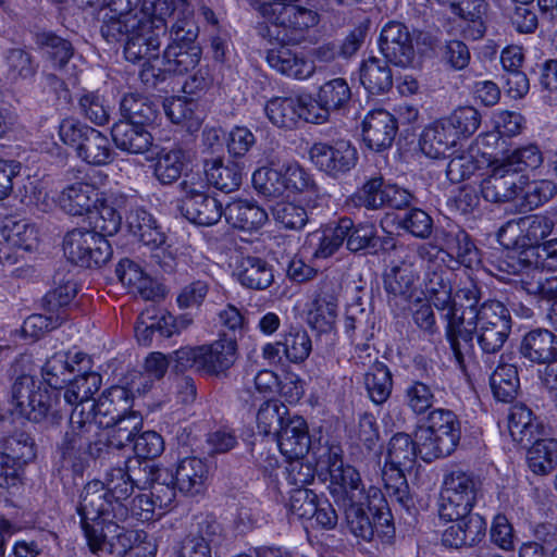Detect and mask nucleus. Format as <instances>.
Here are the masks:
<instances>
[{"instance_id": "obj_1", "label": "nucleus", "mask_w": 557, "mask_h": 557, "mask_svg": "<svg viewBox=\"0 0 557 557\" xmlns=\"http://www.w3.org/2000/svg\"><path fill=\"white\" fill-rule=\"evenodd\" d=\"M148 463L138 459H127L125 467L113 468L107 475V483L91 481L82 491L77 513L81 528L90 552L102 547L107 540L103 521H126L128 498L134 487L145 486L149 478L144 476Z\"/></svg>"}, {"instance_id": "obj_2", "label": "nucleus", "mask_w": 557, "mask_h": 557, "mask_svg": "<svg viewBox=\"0 0 557 557\" xmlns=\"http://www.w3.org/2000/svg\"><path fill=\"white\" fill-rule=\"evenodd\" d=\"M511 331V318L508 309L497 300L482 304L479 309L471 306L469 317L453 319L446 326V337L454 354L457 367L465 370V359L473 349V335L485 362L496 356L505 345Z\"/></svg>"}, {"instance_id": "obj_3", "label": "nucleus", "mask_w": 557, "mask_h": 557, "mask_svg": "<svg viewBox=\"0 0 557 557\" xmlns=\"http://www.w3.org/2000/svg\"><path fill=\"white\" fill-rule=\"evenodd\" d=\"M85 407L73 410L67 430L58 445L63 465L75 474H82L90 459L100 457L107 449L104 433L99 431L91 416H85Z\"/></svg>"}, {"instance_id": "obj_4", "label": "nucleus", "mask_w": 557, "mask_h": 557, "mask_svg": "<svg viewBox=\"0 0 557 557\" xmlns=\"http://www.w3.org/2000/svg\"><path fill=\"white\" fill-rule=\"evenodd\" d=\"M171 358L177 371L194 368L203 376L225 379L238 359V345L236 338L222 334L208 344L182 347Z\"/></svg>"}, {"instance_id": "obj_5", "label": "nucleus", "mask_w": 557, "mask_h": 557, "mask_svg": "<svg viewBox=\"0 0 557 557\" xmlns=\"http://www.w3.org/2000/svg\"><path fill=\"white\" fill-rule=\"evenodd\" d=\"M420 457L424 461L449 456L461 438V422L457 414L444 408L433 409L426 418V425L417 434Z\"/></svg>"}, {"instance_id": "obj_6", "label": "nucleus", "mask_w": 557, "mask_h": 557, "mask_svg": "<svg viewBox=\"0 0 557 557\" xmlns=\"http://www.w3.org/2000/svg\"><path fill=\"white\" fill-rule=\"evenodd\" d=\"M319 0L284 1L262 5V14L268 21L282 28V41L286 45L300 44L307 32L317 26L320 16L313 9Z\"/></svg>"}, {"instance_id": "obj_7", "label": "nucleus", "mask_w": 557, "mask_h": 557, "mask_svg": "<svg viewBox=\"0 0 557 557\" xmlns=\"http://www.w3.org/2000/svg\"><path fill=\"white\" fill-rule=\"evenodd\" d=\"M59 393L49 392L32 375H21L12 386L14 410L32 422L58 423L61 419L55 409Z\"/></svg>"}, {"instance_id": "obj_8", "label": "nucleus", "mask_w": 557, "mask_h": 557, "mask_svg": "<svg viewBox=\"0 0 557 557\" xmlns=\"http://www.w3.org/2000/svg\"><path fill=\"white\" fill-rule=\"evenodd\" d=\"M419 256L424 270V294L435 308L447 310L445 318L448 322L457 317V309L453 299V286L449 269L444 264L445 259L440 258V250L430 244H419Z\"/></svg>"}, {"instance_id": "obj_9", "label": "nucleus", "mask_w": 557, "mask_h": 557, "mask_svg": "<svg viewBox=\"0 0 557 557\" xmlns=\"http://www.w3.org/2000/svg\"><path fill=\"white\" fill-rule=\"evenodd\" d=\"M478 481L462 470H453L444 480L440 516L456 519L469 513L474 505Z\"/></svg>"}, {"instance_id": "obj_10", "label": "nucleus", "mask_w": 557, "mask_h": 557, "mask_svg": "<svg viewBox=\"0 0 557 557\" xmlns=\"http://www.w3.org/2000/svg\"><path fill=\"white\" fill-rule=\"evenodd\" d=\"M195 175H185L180 183L181 190L185 194L182 211L187 220L201 225L210 226L218 223L224 214L222 203L205 193V185Z\"/></svg>"}, {"instance_id": "obj_11", "label": "nucleus", "mask_w": 557, "mask_h": 557, "mask_svg": "<svg viewBox=\"0 0 557 557\" xmlns=\"http://www.w3.org/2000/svg\"><path fill=\"white\" fill-rule=\"evenodd\" d=\"M312 97L310 95L274 97L270 99L264 108L270 122L282 128H293L298 121L319 124L321 114H314Z\"/></svg>"}, {"instance_id": "obj_12", "label": "nucleus", "mask_w": 557, "mask_h": 557, "mask_svg": "<svg viewBox=\"0 0 557 557\" xmlns=\"http://www.w3.org/2000/svg\"><path fill=\"white\" fill-rule=\"evenodd\" d=\"M310 160L322 172L332 177L346 174L358 161L357 149L349 140L332 144L315 143L309 150Z\"/></svg>"}, {"instance_id": "obj_13", "label": "nucleus", "mask_w": 557, "mask_h": 557, "mask_svg": "<svg viewBox=\"0 0 557 557\" xmlns=\"http://www.w3.org/2000/svg\"><path fill=\"white\" fill-rule=\"evenodd\" d=\"M379 47L385 59L397 66L407 67L414 61L413 37L401 22L389 21L382 27Z\"/></svg>"}, {"instance_id": "obj_14", "label": "nucleus", "mask_w": 557, "mask_h": 557, "mask_svg": "<svg viewBox=\"0 0 557 557\" xmlns=\"http://www.w3.org/2000/svg\"><path fill=\"white\" fill-rule=\"evenodd\" d=\"M422 259L419 256V245L408 250L403 261L393 267L384 278L387 294L395 299L408 302L416 293V282L422 270Z\"/></svg>"}, {"instance_id": "obj_15", "label": "nucleus", "mask_w": 557, "mask_h": 557, "mask_svg": "<svg viewBox=\"0 0 557 557\" xmlns=\"http://www.w3.org/2000/svg\"><path fill=\"white\" fill-rule=\"evenodd\" d=\"M432 247L440 250V258L446 255L455 258L461 264L471 268L479 261V252L468 233L456 224H447L435 231Z\"/></svg>"}, {"instance_id": "obj_16", "label": "nucleus", "mask_w": 557, "mask_h": 557, "mask_svg": "<svg viewBox=\"0 0 557 557\" xmlns=\"http://www.w3.org/2000/svg\"><path fill=\"white\" fill-rule=\"evenodd\" d=\"M488 168L490 174L481 183L482 197L494 203L513 200L522 190L523 175L517 177L496 158Z\"/></svg>"}, {"instance_id": "obj_17", "label": "nucleus", "mask_w": 557, "mask_h": 557, "mask_svg": "<svg viewBox=\"0 0 557 557\" xmlns=\"http://www.w3.org/2000/svg\"><path fill=\"white\" fill-rule=\"evenodd\" d=\"M109 13L103 16L101 35L108 42L120 41L131 35L143 21L131 8V0H102Z\"/></svg>"}, {"instance_id": "obj_18", "label": "nucleus", "mask_w": 557, "mask_h": 557, "mask_svg": "<svg viewBox=\"0 0 557 557\" xmlns=\"http://www.w3.org/2000/svg\"><path fill=\"white\" fill-rule=\"evenodd\" d=\"M351 228L352 221L342 218L337 223H330L309 233L306 248L310 249L312 259H327L342 247Z\"/></svg>"}, {"instance_id": "obj_19", "label": "nucleus", "mask_w": 557, "mask_h": 557, "mask_svg": "<svg viewBox=\"0 0 557 557\" xmlns=\"http://www.w3.org/2000/svg\"><path fill=\"white\" fill-rule=\"evenodd\" d=\"M161 30L156 29L150 21H141L140 26L127 37L124 46L125 59L137 63L144 61L160 62Z\"/></svg>"}, {"instance_id": "obj_20", "label": "nucleus", "mask_w": 557, "mask_h": 557, "mask_svg": "<svg viewBox=\"0 0 557 557\" xmlns=\"http://www.w3.org/2000/svg\"><path fill=\"white\" fill-rule=\"evenodd\" d=\"M329 476V491L338 505L344 507L368 502L369 496L366 494L360 474L354 467L333 468Z\"/></svg>"}, {"instance_id": "obj_21", "label": "nucleus", "mask_w": 557, "mask_h": 557, "mask_svg": "<svg viewBox=\"0 0 557 557\" xmlns=\"http://www.w3.org/2000/svg\"><path fill=\"white\" fill-rule=\"evenodd\" d=\"M129 407L128 394L125 388L112 387L102 393L98 400L88 406L85 416H91V421L98 425L99 431L109 429L117 417Z\"/></svg>"}, {"instance_id": "obj_22", "label": "nucleus", "mask_w": 557, "mask_h": 557, "mask_svg": "<svg viewBox=\"0 0 557 557\" xmlns=\"http://www.w3.org/2000/svg\"><path fill=\"white\" fill-rule=\"evenodd\" d=\"M397 128V121L389 112L371 111L362 122L363 140L374 151L384 150L392 146Z\"/></svg>"}, {"instance_id": "obj_23", "label": "nucleus", "mask_w": 557, "mask_h": 557, "mask_svg": "<svg viewBox=\"0 0 557 557\" xmlns=\"http://www.w3.org/2000/svg\"><path fill=\"white\" fill-rule=\"evenodd\" d=\"M282 455L288 459H301L311 447L308 424L302 417L287 418L285 424L275 434Z\"/></svg>"}, {"instance_id": "obj_24", "label": "nucleus", "mask_w": 557, "mask_h": 557, "mask_svg": "<svg viewBox=\"0 0 557 557\" xmlns=\"http://www.w3.org/2000/svg\"><path fill=\"white\" fill-rule=\"evenodd\" d=\"M265 59L271 69L296 79H307L315 72L314 61L286 46L270 49Z\"/></svg>"}, {"instance_id": "obj_25", "label": "nucleus", "mask_w": 557, "mask_h": 557, "mask_svg": "<svg viewBox=\"0 0 557 557\" xmlns=\"http://www.w3.org/2000/svg\"><path fill=\"white\" fill-rule=\"evenodd\" d=\"M129 201L128 196L119 190L99 193L97 213L92 218L95 227L104 234H116L122 224V211Z\"/></svg>"}, {"instance_id": "obj_26", "label": "nucleus", "mask_w": 557, "mask_h": 557, "mask_svg": "<svg viewBox=\"0 0 557 557\" xmlns=\"http://www.w3.org/2000/svg\"><path fill=\"white\" fill-rule=\"evenodd\" d=\"M519 352L532 363H549L557 357V336L547 329L531 330L523 335Z\"/></svg>"}, {"instance_id": "obj_27", "label": "nucleus", "mask_w": 557, "mask_h": 557, "mask_svg": "<svg viewBox=\"0 0 557 557\" xmlns=\"http://www.w3.org/2000/svg\"><path fill=\"white\" fill-rule=\"evenodd\" d=\"M458 137L449 123L442 117L424 127L420 136L422 152L433 159L450 156L448 152L456 147Z\"/></svg>"}, {"instance_id": "obj_28", "label": "nucleus", "mask_w": 557, "mask_h": 557, "mask_svg": "<svg viewBox=\"0 0 557 557\" xmlns=\"http://www.w3.org/2000/svg\"><path fill=\"white\" fill-rule=\"evenodd\" d=\"M176 488L184 495L195 496L202 493L209 478V467L198 457H186L178 461L175 473L170 475Z\"/></svg>"}, {"instance_id": "obj_29", "label": "nucleus", "mask_w": 557, "mask_h": 557, "mask_svg": "<svg viewBox=\"0 0 557 557\" xmlns=\"http://www.w3.org/2000/svg\"><path fill=\"white\" fill-rule=\"evenodd\" d=\"M234 274L240 285L255 290L267 289L274 281L273 267L255 256H242L236 261Z\"/></svg>"}, {"instance_id": "obj_30", "label": "nucleus", "mask_w": 557, "mask_h": 557, "mask_svg": "<svg viewBox=\"0 0 557 557\" xmlns=\"http://www.w3.org/2000/svg\"><path fill=\"white\" fill-rule=\"evenodd\" d=\"M111 135L116 148L128 153H145L153 144L152 135L141 124L117 121L112 126Z\"/></svg>"}, {"instance_id": "obj_31", "label": "nucleus", "mask_w": 557, "mask_h": 557, "mask_svg": "<svg viewBox=\"0 0 557 557\" xmlns=\"http://www.w3.org/2000/svg\"><path fill=\"white\" fill-rule=\"evenodd\" d=\"M351 98V90L344 78H334L324 83L318 91L317 99L312 98L314 114H321L319 124L327 121L331 111L344 108Z\"/></svg>"}, {"instance_id": "obj_32", "label": "nucleus", "mask_w": 557, "mask_h": 557, "mask_svg": "<svg viewBox=\"0 0 557 557\" xmlns=\"http://www.w3.org/2000/svg\"><path fill=\"white\" fill-rule=\"evenodd\" d=\"M508 430L513 442L528 447L543 432V426L532 410L518 403L509 408Z\"/></svg>"}, {"instance_id": "obj_33", "label": "nucleus", "mask_w": 557, "mask_h": 557, "mask_svg": "<svg viewBox=\"0 0 557 557\" xmlns=\"http://www.w3.org/2000/svg\"><path fill=\"white\" fill-rule=\"evenodd\" d=\"M59 205L63 211L71 215L89 213L97 209L99 190L86 182H76L66 186L59 196Z\"/></svg>"}, {"instance_id": "obj_34", "label": "nucleus", "mask_w": 557, "mask_h": 557, "mask_svg": "<svg viewBox=\"0 0 557 557\" xmlns=\"http://www.w3.org/2000/svg\"><path fill=\"white\" fill-rule=\"evenodd\" d=\"M220 534V524L208 517L198 521L183 542L181 557H212L211 545Z\"/></svg>"}, {"instance_id": "obj_35", "label": "nucleus", "mask_w": 557, "mask_h": 557, "mask_svg": "<svg viewBox=\"0 0 557 557\" xmlns=\"http://www.w3.org/2000/svg\"><path fill=\"white\" fill-rule=\"evenodd\" d=\"M86 360V356L77 352L71 356L67 352H55L42 367L41 375L44 381L53 389L62 388L72 380L75 373V366H79Z\"/></svg>"}, {"instance_id": "obj_36", "label": "nucleus", "mask_w": 557, "mask_h": 557, "mask_svg": "<svg viewBox=\"0 0 557 557\" xmlns=\"http://www.w3.org/2000/svg\"><path fill=\"white\" fill-rule=\"evenodd\" d=\"M226 222L235 228L243 231H257L268 221V213L256 202L235 200L224 209Z\"/></svg>"}, {"instance_id": "obj_37", "label": "nucleus", "mask_w": 557, "mask_h": 557, "mask_svg": "<svg viewBox=\"0 0 557 557\" xmlns=\"http://www.w3.org/2000/svg\"><path fill=\"white\" fill-rule=\"evenodd\" d=\"M449 157L446 174L449 181L458 183L469 178L478 170L488 166L492 161L491 156L481 152L478 145H471L468 150L454 152Z\"/></svg>"}, {"instance_id": "obj_38", "label": "nucleus", "mask_w": 557, "mask_h": 557, "mask_svg": "<svg viewBox=\"0 0 557 557\" xmlns=\"http://www.w3.org/2000/svg\"><path fill=\"white\" fill-rule=\"evenodd\" d=\"M126 223L131 234L144 245L152 249H161L165 236L158 227L153 216L143 208H132L126 215Z\"/></svg>"}, {"instance_id": "obj_39", "label": "nucleus", "mask_w": 557, "mask_h": 557, "mask_svg": "<svg viewBox=\"0 0 557 557\" xmlns=\"http://www.w3.org/2000/svg\"><path fill=\"white\" fill-rule=\"evenodd\" d=\"M425 380H409L404 388V404L416 416L426 413L435 403L437 385L431 380V375L424 366Z\"/></svg>"}, {"instance_id": "obj_40", "label": "nucleus", "mask_w": 557, "mask_h": 557, "mask_svg": "<svg viewBox=\"0 0 557 557\" xmlns=\"http://www.w3.org/2000/svg\"><path fill=\"white\" fill-rule=\"evenodd\" d=\"M189 161V153L181 147L162 149L153 163V175L160 184L171 185L182 176Z\"/></svg>"}, {"instance_id": "obj_41", "label": "nucleus", "mask_w": 557, "mask_h": 557, "mask_svg": "<svg viewBox=\"0 0 557 557\" xmlns=\"http://www.w3.org/2000/svg\"><path fill=\"white\" fill-rule=\"evenodd\" d=\"M527 465L536 475H547L557 468V440H533L527 450Z\"/></svg>"}, {"instance_id": "obj_42", "label": "nucleus", "mask_w": 557, "mask_h": 557, "mask_svg": "<svg viewBox=\"0 0 557 557\" xmlns=\"http://www.w3.org/2000/svg\"><path fill=\"white\" fill-rule=\"evenodd\" d=\"M360 82L369 94H385L393 86L392 70L386 61L369 58L360 67Z\"/></svg>"}, {"instance_id": "obj_43", "label": "nucleus", "mask_w": 557, "mask_h": 557, "mask_svg": "<svg viewBox=\"0 0 557 557\" xmlns=\"http://www.w3.org/2000/svg\"><path fill=\"white\" fill-rule=\"evenodd\" d=\"M205 173L210 185L226 194L237 190L242 184V168L234 162L206 161Z\"/></svg>"}, {"instance_id": "obj_44", "label": "nucleus", "mask_w": 557, "mask_h": 557, "mask_svg": "<svg viewBox=\"0 0 557 557\" xmlns=\"http://www.w3.org/2000/svg\"><path fill=\"white\" fill-rule=\"evenodd\" d=\"M364 386L369 398L375 405L384 404L393 388V377L388 367L375 358L364 373Z\"/></svg>"}, {"instance_id": "obj_45", "label": "nucleus", "mask_w": 557, "mask_h": 557, "mask_svg": "<svg viewBox=\"0 0 557 557\" xmlns=\"http://www.w3.org/2000/svg\"><path fill=\"white\" fill-rule=\"evenodd\" d=\"M120 113V121L147 125L157 119L158 106L143 95L131 92L122 98Z\"/></svg>"}, {"instance_id": "obj_46", "label": "nucleus", "mask_w": 557, "mask_h": 557, "mask_svg": "<svg viewBox=\"0 0 557 557\" xmlns=\"http://www.w3.org/2000/svg\"><path fill=\"white\" fill-rule=\"evenodd\" d=\"M420 456L418 441L409 434L396 433L387 444L386 467L395 469H412L417 456Z\"/></svg>"}, {"instance_id": "obj_47", "label": "nucleus", "mask_w": 557, "mask_h": 557, "mask_svg": "<svg viewBox=\"0 0 557 557\" xmlns=\"http://www.w3.org/2000/svg\"><path fill=\"white\" fill-rule=\"evenodd\" d=\"M166 116L174 124L183 125L193 133L200 128L202 123L198 102L193 98L177 97L164 103Z\"/></svg>"}, {"instance_id": "obj_48", "label": "nucleus", "mask_w": 557, "mask_h": 557, "mask_svg": "<svg viewBox=\"0 0 557 557\" xmlns=\"http://www.w3.org/2000/svg\"><path fill=\"white\" fill-rule=\"evenodd\" d=\"M87 136L76 151L79 159L91 165H106L113 159L109 138L96 128L87 129Z\"/></svg>"}, {"instance_id": "obj_49", "label": "nucleus", "mask_w": 557, "mask_h": 557, "mask_svg": "<svg viewBox=\"0 0 557 557\" xmlns=\"http://www.w3.org/2000/svg\"><path fill=\"white\" fill-rule=\"evenodd\" d=\"M101 382V376L95 372L77 375L69 382V386L63 394L64 400L69 405H75L74 410L82 409L84 405L86 411L88 406L92 404L91 396L98 392Z\"/></svg>"}, {"instance_id": "obj_50", "label": "nucleus", "mask_w": 557, "mask_h": 557, "mask_svg": "<svg viewBox=\"0 0 557 557\" xmlns=\"http://www.w3.org/2000/svg\"><path fill=\"white\" fill-rule=\"evenodd\" d=\"M115 272L122 284L127 285L133 293L139 294L146 300L156 297L153 281L134 261L129 259L121 260Z\"/></svg>"}, {"instance_id": "obj_51", "label": "nucleus", "mask_w": 557, "mask_h": 557, "mask_svg": "<svg viewBox=\"0 0 557 557\" xmlns=\"http://www.w3.org/2000/svg\"><path fill=\"white\" fill-rule=\"evenodd\" d=\"M200 58V46H166L159 63L169 73L185 74L198 65Z\"/></svg>"}, {"instance_id": "obj_52", "label": "nucleus", "mask_w": 557, "mask_h": 557, "mask_svg": "<svg viewBox=\"0 0 557 557\" xmlns=\"http://www.w3.org/2000/svg\"><path fill=\"white\" fill-rule=\"evenodd\" d=\"M490 385L498 401L510 403L517 396L520 385L517 368L499 360L491 374Z\"/></svg>"}, {"instance_id": "obj_53", "label": "nucleus", "mask_w": 557, "mask_h": 557, "mask_svg": "<svg viewBox=\"0 0 557 557\" xmlns=\"http://www.w3.org/2000/svg\"><path fill=\"white\" fill-rule=\"evenodd\" d=\"M143 426L141 416L128 409L117 417L114 424L110 425L111 432L104 434L107 449L110 447L122 448L126 443L134 441L136 433Z\"/></svg>"}, {"instance_id": "obj_54", "label": "nucleus", "mask_w": 557, "mask_h": 557, "mask_svg": "<svg viewBox=\"0 0 557 557\" xmlns=\"http://www.w3.org/2000/svg\"><path fill=\"white\" fill-rule=\"evenodd\" d=\"M496 159L516 176L518 173L539 169L544 161L542 151L539 146L534 144L516 148L504 154L502 158Z\"/></svg>"}, {"instance_id": "obj_55", "label": "nucleus", "mask_w": 557, "mask_h": 557, "mask_svg": "<svg viewBox=\"0 0 557 557\" xmlns=\"http://www.w3.org/2000/svg\"><path fill=\"white\" fill-rule=\"evenodd\" d=\"M95 224L91 230L74 228L63 238V250L66 258L74 264L84 267L87 258L88 245L95 244Z\"/></svg>"}, {"instance_id": "obj_56", "label": "nucleus", "mask_w": 557, "mask_h": 557, "mask_svg": "<svg viewBox=\"0 0 557 557\" xmlns=\"http://www.w3.org/2000/svg\"><path fill=\"white\" fill-rule=\"evenodd\" d=\"M288 409L277 399L263 401L257 411V428L264 435L276 434L287 420Z\"/></svg>"}, {"instance_id": "obj_57", "label": "nucleus", "mask_w": 557, "mask_h": 557, "mask_svg": "<svg viewBox=\"0 0 557 557\" xmlns=\"http://www.w3.org/2000/svg\"><path fill=\"white\" fill-rule=\"evenodd\" d=\"M120 522L116 519L103 521V533L107 534V540L101 548L92 552L94 554L103 550L109 545L112 553L116 552L122 556L126 549H131L143 541L138 532L120 527Z\"/></svg>"}, {"instance_id": "obj_58", "label": "nucleus", "mask_w": 557, "mask_h": 557, "mask_svg": "<svg viewBox=\"0 0 557 557\" xmlns=\"http://www.w3.org/2000/svg\"><path fill=\"white\" fill-rule=\"evenodd\" d=\"M194 16V10L188 0H153L151 20L156 29L161 30L162 35L166 33L165 21L170 17L182 18Z\"/></svg>"}, {"instance_id": "obj_59", "label": "nucleus", "mask_w": 557, "mask_h": 557, "mask_svg": "<svg viewBox=\"0 0 557 557\" xmlns=\"http://www.w3.org/2000/svg\"><path fill=\"white\" fill-rule=\"evenodd\" d=\"M81 115L95 125H106L111 116V107L98 91L84 90L78 98Z\"/></svg>"}, {"instance_id": "obj_60", "label": "nucleus", "mask_w": 557, "mask_h": 557, "mask_svg": "<svg viewBox=\"0 0 557 557\" xmlns=\"http://www.w3.org/2000/svg\"><path fill=\"white\" fill-rule=\"evenodd\" d=\"M144 476H148L149 481L147 484H151V493L149 496L152 498V503L157 509L160 510L158 516H162L164 510L170 508L175 500L176 497V486L175 481L171 480V483H166L165 481L161 482L162 472L160 469H154L152 466L148 465L147 472L144 473Z\"/></svg>"}, {"instance_id": "obj_61", "label": "nucleus", "mask_w": 557, "mask_h": 557, "mask_svg": "<svg viewBox=\"0 0 557 557\" xmlns=\"http://www.w3.org/2000/svg\"><path fill=\"white\" fill-rule=\"evenodd\" d=\"M283 354L293 363L304 362L312 350V342L306 330L292 326L282 339Z\"/></svg>"}, {"instance_id": "obj_62", "label": "nucleus", "mask_w": 557, "mask_h": 557, "mask_svg": "<svg viewBox=\"0 0 557 557\" xmlns=\"http://www.w3.org/2000/svg\"><path fill=\"white\" fill-rule=\"evenodd\" d=\"M55 284L57 286L45 295L42 306L48 313L65 314L64 308L70 306L77 294V284L72 276L55 280Z\"/></svg>"}, {"instance_id": "obj_63", "label": "nucleus", "mask_w": 557, "mask_h": 557, "mask_svg": "<svg viewBox=\"0 0 557 557\" xmlns=\"http://www.w3.org/2000/svg\"><path fill=\"white\" fill-rule=\"evenodd\" d=\"M406 470L385 466L382 471V480L386 496L398 503L403 508L409 509L412 499L409 495V486L404 474Z\"/></svg>"}, {"instance_id": "obj_64", "label": "nucleus", "mask_w": 557, "mask_h": 557, "mask_svg": "<svg viewBox=\"0 0 557 557\" xmlns=\"http://www.w3.org/2000/svg\"><path fill=\"white\" fill-rule=\"evenodd\" d=\"M252 185L262 196L275 199L286 193L282 169L262 166L252 174Z\"/></svg>"}]
</instances>
